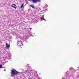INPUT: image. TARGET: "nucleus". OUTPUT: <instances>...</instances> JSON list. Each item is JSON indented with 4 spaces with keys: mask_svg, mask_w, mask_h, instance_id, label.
<instances>
[{
    "mask_svg": "<svg viewBox=\"0 0 79 79\" xmlns=\"http://www.w3.org/2000/svg\"><path fill=\"white\" fill-rule=\"evenodd\" d=\"M40 0L39 1H40Z\"/></svg>",
    "mask_w": 79,
    "mask_h": 79,
    "instance_id": "11",
    "label": "nucleus"
},
{
    "mask_svg": "<svg viewBox=\"0 0 79 79\" xmlns=\"http://www.w3.org/2000/svg\"><path fill=\"white\" fill-rule=\"evenodd\" d=\"M11 72L10 73V74H11V76H14L15 75H19L20 74H21V72H18V71H17L16 70L13 69L11 70Z\"/></svg>",
    "mask_w": 79,
    "mask_h": 79,
    "instance_id": "1",
    "label": "nucleus"
},
{
    "mask_svg": "<svg viewBox=\"0 0 79 79\" xmlns=\"http://www.w3.org/2000/svg\"><path fill=\"white\" fill-rule=\"evenodd\" d=\"M78 44H79V42L78 43Z\"/></svg>",
    "mask_w": 79,
    "mask_h": 79,
    "instance_id": "12",
    "label": "nucleus"
},
{
    "mask_svg": "<svg viewBox=\"0 0 79 79\" xmlns=\"http://www.w3.org/2000/svg\"><path fill=\"white\" fill-rule=\"evenodd\" d=\"M30 6H31V7L32 8H34V5H30Z\"/></svg>",
    "mask_w": 79,
    "mask_h": 79,
    "instance_id": "6",
    "label": "nucleus"
},
{
    "mask_svg": "<svg viewBox=\"0 0 79 79\" xmlns=\"http://www.w3.org/2000/svg\"><path fill=\"white\" fill-rule=\"evenodd\" d=\"M13 8H14L15 9H16V5L15 4H13L11 6Z\"/></svg>",
    "mask_w": 79,
    "mask_h": 79,
    "instance_id": "4",
    "label": "nucleus"
},
{
    "mask_svg": "<svg viewBox=\"0 0 79 79\" xmlns=\"http://www.w3.org/2000/svg\"><path fill=\"white\" fill-rule=\"evenodd\" d=\"M23 6H24V4H22V5L20 6L21 8H22L23 7Z\"/></svg>",
    "mask_w": 79,
    "mask_h": 79,
    "instance_id": "7",
    "label": "nucleus"
},
{
    "mask_svg": "<svg viewBox=\"0 0 79 79\" xmlns=\"http://www.w3.org/2000/svg\"><path fill=\"white\" fill-rule=\"evenodd\" d=\"M44 15H43L42 16V17L41 18V19L42 21H43V20H44V21H45V19H44Z\"/></svg>",
    "mask_w": 79,
    "mask_h": 79,
    "instance_id": "5",
    "label": "nucleus"
},
{
    "mask_svg": "<svg viewBox=\"0 0 79 79\" xmlns=\"http://www.w3.org/2000/svg\"><path fill=\"white\" fill-rule=\"evenodd\" d=\"M31 71H32V70H31Z\"/></svg>",
    "mask_w": 79,
    "mask_h": 79,
    "instance_id": "10",
    "label": "nucleus"
},
{
    "mask_svg": "<svg viewBox=\"0 0 79 79\" xmlns=\"http://www.w3.org/2000/svg\"><path fill=\"white\" fill-rule=\"evenodd\" d=\"M29 1H31V0H28ZM32 2H33V3H36L39 2L40 0H31Z\"/></svg>",
    "mask_w": 79,
    "mask_h": 79,
    "instance_id": "2",
    "label": "nucleus"
},
{
    "mask_svg": "<svg viewBox=\"0 0 79 79\" xmlns=\"http://www.w3.org/2000/svg\"><path fill=\"white\" fill-rule=\"evenodd\" d=\"M0 68H2V65L0 64Z\"/></svg>",
    "mask_w": 79,
    "mask_h": 79,
    "instance_id": "8",
    "label": "nucleus"
},
{
    "mask_svg": "<svg viewBox=\"0 0 79 79\" xmlns=\"http://www.w3.org/2000/svg\"><path fill=\"white\" fill-rule=\"evenodd\" d=\"M6 47L7 49H9V48H10V44H8V43H6Z\"/></svg>",
    "mask_w": 79,
    "mask_h": 79,
    "instance_id": "3",
    "label": "nucleus"
},
{
    "mask_svg": "<svg viewBox=\"0 0 79 79\" xmlns=\"http://www.w3.org/2000/svg\"><path fill=\"white\" fill-rule=\"evenodd\" d=\"M30 29H32V28H30Z\"/></svg>",
    "mask_w": 79,
    "mask_h": 79,
    "instance_id": "9",
    "label": "nucleus"
}]
</instances>
